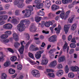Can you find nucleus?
<instances>
[{
  "label": "nucleus",
  "instance_id": "f257e3e1",
  "mask_svg": "<svg viewBox=\"0 0 79 79\" xmlns=\"http://www.w3.org/2000/svg\"><path fill=\"white\" fill-rule=\"evenodd\" d=\"M30 24V21L27 19L21 20L20 24L17 25V29L20 32H22L24 30L26 27H28Z\"/></svg>",
  "mask_w": 79,
  "mask_h": 79
},
{
  "label": "nucleus",
  "instance_id": "f03ea898",
  "mask_svg": "<svg viewBox=\"0 0 79 79\" xmlns=\"http://www.w3.org/2000/svg\"><path fill=\"white\" fill-rule=\"evenodd\" d=\"M27 7L29 9H26V11L25 10H23L22 11V13L23 14H24V13H25V12L26 13L25 14V17H29L31 15V11H33L34 9L33 7L31 6H28Z\"/></svg>",
  "mask_w": 79,
  "mask_h": 79
},
{
  "label": "nucleus",
  "instance_id": "7ed1b4c3",
  "mask_svg": "<svg viewBox=\"0 0 79 79\" xmlns=\"http://www.w3.org/2000/svg\"><path fill=\"white\" fill-rule=\"evenodd\" d=\"M5 33L6 35H2L1 36V38L2 39H7L8 38V35H11L12 32L10 31H6L5 32Z\"/></svg>",
  "mask_w": 79,
  "mask_h": 79
},
{
  "label": "nucleus",
  "instance_id": "20e7f679",
  "mask_svg": "<svg viewBox=\"0 0 79 79\" xmlns=\"http://www.w3.org/2000/svg\"><path fill=\"white\" fill-rule=\"evenodd\" d=\"M23 43H24V41H23L20 42V44L21 45V47L19 49V52L20 54H23L24 50V46L23 45Z\"/></svg>",
  "mask_w": 79,
  "mask_h": 79
},
{
  "label": "nucleus",
  "instance_id": "39448f33",
  "mask_svg": "<svg viewBox=\"0 0 79 79\" xmlns=\"http://www.w3.org/2000/svg\"><path fill=\"white\" fill-rule=\"evenodd\" d=\"M49 42L54 43L57 40V36L54 35L49 38Z\"/></svg>",
  "mask_w": 79,
  "mask_h": 79
},
{
  "label": "nucleus",
  "instance_id": "423d86ee",
  "mask_svg": "<svg viewBox=\"0 0 79 79\" xmlns=\"http://www.w3.org/2000/svg\"><path fill=\"white\" fill-rule=\"evenodd\" d=\"M42 58L43 59L42 60L41 64L43 65H46V64H47V63H48V60L45 58V55L43 56Z\"/></svg>",
  "mask_w": 79,
  "mask_h": 79
},
{
  "label": "nucleus",
  "instance_id": "0eeeda50",
  "mask_svg": "<svg viewBox=\"0 0 79 79\" xmlns=\"http://www.w3.org/2000/svg\"><path fill=\"white\" fill-rule=\"evenodd\" d=\"M35 3L37 4L36 6V7L38 9H40L42 8V4L39 3V0H35Z\"/></svg>",
  "mask_w": 79,
  "mask_h": 79
},
{
  "label": "nucleus",
  "instance_id": "6e6552de",
  "mask_svg": "<svg viewBox=\"0 0 79 79\" xmlns=\"http://www.w3.org/2000/svg\"><path fill=\"white\" fill-rule=\"evenodd\" d=\"M36 30H37L36 27L34 26L33 24H31L30 28V32H35L36 31Z\"/></svg>",
  "mask_w": 79,
  "mask_h": 79
},
{
  "label": "nucleus",
  "instance_id": "1a4fd4ad",
  "mask_svg": "<svg viewBox=\"0 0 79 79\" xmlns=\"http://www.w3.org/2000/svg\"><path fill=\"white\" fill-rule=\"evenodd\" d=\"M19 2H20L21 3L19 4L18 5H17V6L19 8H23L24 6H25V4L24 3H22V2H24V0H18Z\"/></svg>",
  "mask_w": 79,
  "mask_h": 79
},
{
  "label": "nucleus",
  "instance_id": "9d476101",
  "mask_svg": "<svg viewBox=\"0 0 79 79\" xmlns=\"http://www.w3.org/2000/svg\"><path fill=\"white\" fill-rule=\"evenodd\" d=\"M71 25L69 24L65 25L64 26V30L65 34H67L68 32L69 28L70 27Z\"/></svg>",
  "mask_w": 79,
  "mask_h": 79
},
{
  "label": "nucleus",
  "instance_id": "9b49d317",
  "mask_svg": "<svg viewBox=\"0 0 79 79\" xmlns=\"http://www.w3.org/2000/svg\"><path fill=\"white\" fill-rule=\"evenodd\" d=\"M68 46V43H66L64 44V46L63 47L62 49L63 50H65L67 48V52L68 53L69 52V47Z\"/></svg>",
  "mask_w": 79,
  "mask_h": 79
},
{
  "label": "nucleus",
  "instance_id": "f8f14e48",
  "mask_svg": "<svg viewBox=\"0 0 79 79\" xmlns=\"http://www.w3.org/2000/svg\"><path fill=\"white\" fill-rule=\"evenodd\" d=\"M44 5L45 6H47L48 8H49L51 5V2L49 0H46L45 2Z\"/></svg>",
  "mask_w": 79,
  "mask_h": 79
},
{
  "label": "nucleus",
  "instance_id": "ddd939ff",
  "mask_svg": "<svg viewBox=\"0 0 79 79\" xmlns=\"http://www.w3.org/2000/svg\"><path fill=\"white\" fill-rule=\"evenodd\" d=\"M57 64L56 61H54L51 63L49 66L51 68H54Z\"/></svg>",
  "mask_w": 79,
  "mask_h": 79
},
{
  "label": "nucleus",
  "instance_id": "4468645a",
  "mask_svg": "<svg viewBox=\"0 0 79 79\" xmlns=\"http://www.w3.org/2000/svg\"><path fill=\"white\" fill-rule=\"evenodd\" d=\"M8 19L7 15L0 16V21H2V20H6Z\"/></svg>",
  "mask_w": 79,
  "mask_h": 79
},
{
  "label": "nucleus",
  "instance_id": "2eb2a0df",
  "mask_svg": "<svg viewBox=\"0 0 79 79\" xmlns=\"http://www.w3.org/2000/svg\"><path fill=\"white\" fill-rule=\"evenodd\" d=\"M42 18L41 17H36L35 18V21L37 23H39L41 21Z\"/></svg>",
  "mask_w": 79,
  "mask_h": 79
},
{
  "label": "nucleus",
  "instance_id": "dca6fc26",
  "mask_svg": "<svg viewBox=\"0 0 79 79\" xmlns=\"http://www.w3.org/2000/svg\"><path fill=\"white\" fill-rule=\"evenodd\" d=\"M13 35L15 41H18V40H19V39H18V36L17 34L14 33L13 34Z\"/></svg>",
  "mask_w": 79,
  "mask_h": 79
},
{
  "label": "nucleus",
  "instance_id": "f3484780",
  "mask_svg": "<svg viewBox=\"0 0 79 79\" xmlns=\"http://www.w3.org/2000/svg\"><path fill=\"white\" fill-rule=\"evenodd\" d=\"M73 0H62V2L63 4H66L68 3H71Z\"/></svg>",
  "mask_w": 79,
  "mask_h": 79
},
{
  "label": "nucleus",
  "instance_id": "a211bd4d",
  "mask_svg": "<svg viewBox=\"0 0 79 79\" xmlns=\"http://www.w3.org/2000/svg\"><path fill=\"white\" fill-rule=\"evenodd\" d=\"M35 56L36 59H40L41 57V55L39 53V52H37L35 54Z\"/></svg>",
  "mask_w": 79,
  "mask_h": 79
},
{
  "label": "nucleus",
  "instance_id": "6ab92c4d",
  "mask_svg": "<svg viewBox=\"0 0 79 79\" xmlns=\"http://www.w3.org/2000/svg\"><path fill=\"white\" fill-rule=\"evenodd\" d=\"M65 15V14L64 13V12L63 11H61V14H60V17L63 19H64V16Z\"/></svg>",
  "mask_w": 79,
  "mask_h": 79
},
{
  "label": "nucleus",
  "instance_id": "aec40b11",
  "mask_svg": "<svg viewBox=\"0 0 79 79\" xmlns=\"http://www.w3.org/2000/svg\"><path fill=\"white\" fill-rule=\"evenodd\" d=\"M63 71L61 69H60L59 72L56 73V75L57 76L59 77L61 76V74H63Z\"/></svg>",
  "mask_w": 79,
  "mask_h": 79
},
{
  "label": "nucleus",
  "instance_id": "412c9836",
  "mask_svg": "<svg viewBox=\"0 0 79 79\" xmlns=\"http://www.w3.org/2000/svg\"><path fill=\"white\" fill-rule=\"evenodd\" d=\"M57 7H58V6L56 5H53L51 7V9L52 10H53V11H55V10H56L58 9Z\"/></svg>",
  "mask_w": 79,
  "mask_h": 79
},
{
  "label": "nucleus",
  "instance_id": "4be33fe9",
  "mask_svg": "<svg viewBox=\"0 0 79 79\" xmlns=\"http://www.w3.org/2000/svg\"><path fill=\"white\" fill-rule=\"evenodd\" d=\"M65 60V57L63 56L60 57L59 59L58 60L59 62H62L64 61Z\"/></svg>",
  "mask_w": 79,
  "mask_h": 79
},
{
  "label": "nucleus",
  "instance_id": "5701e85b",
  "mask_svg": "<svg viewBox=\"0 0 79 79\" xmlns=\"http://www.w3.org/2000/svg\"><path fill=\"white\" fill-rule=\"evenodd\" d=\"M37 14L39 16H44V15H45L44 12L40 10L39 12L37 13Z\"/></svg>",
  "mask_w": 79,
  "mask_h": 79
},
{
  "label": "nucleus",
  "instance_id": "b1692460",
  "mask_svg": "<svg viewBox=\"0 0 79 79\" xmlns=\"http://www.w3.org/2000/svg\"><path fill=\"white\" fill-rule=\"evenodd\" d=\"M20 46V43L18 42H15L14 43V46L16 48H17L19 47V46Z\"/></svg>",
  "mask_w": 79,
  "mask_h": 79
},
{
  "label": "nucleus",
  "instance_id": "393cba45",
  "mask_svg": "<svg viewBox=\"0 0 79 79\" xmlns=\"http://www.w3.org/2000/svg\"><path fill=\"white\" fill-rule=\"evenodd\" d=\"M68 76L70 78H74V74L73 73H70L68 74Z\"/></svg>",
  "mask_w": 79,
  "mask_h": 79
},
{
  "label": "nucleus",
  "instance_id": "a878e982",
  "mask_svg": "<svg viewBox=\"0 0 79 79\" xmlns=\"http://www.w3.org/2000/svg\"><path fill=\"white\" fill-rule=\"evenodd\" d=\"M70 12H71V11L69 10L66 12V13H65V18H64V20H66V19H67V18L68 17V16H69V14L70 13Z\"/></svg>",
  "mask_w": 79,
  "mask_h": 79
},
{
  "label": "nucleus",
  "instance_id": "bb28decb",
  "mask_svg": "<svg viewBox=\"0 0 79 79\" xmlns=\"http://www.w3.org/2000/svg\"><path fill=\"white\" fill-rule=\"evenodd\" d=\"M9 73L11 74H13L15 73V70L12 69H10L9 70Z\"/></svg>",
  "mask_w": 79,
  "mask_h": 79
},
{
  "label": "nucleus",
  "instance_id": "cd10ccee",
  "mask_svg": "<svg viewBox=\"0 0 79 79\" xmlns=\"http://www.w3.org/2000/svg\"><path fill=\"white\" fill-rule=\"evenodd\" d=\"M77 27V25H76V24L74 23L72 26L71 29L72 30H73V31H74V30H75V29H76Z\"/></svg>",
  "mask_w": 79,
  "mask_h": 79
},
{
  "label": "nucleus",
  "instance_id": "c85d7f7f",
  "mask_svg": "<svg viewBox=\"0 0 79 79\" xmlns=\"http://www.w3.org/2000/svg\"><path fill=\"white\" fill-rule=\"evenodd\" d=\"M12 20L11 21L12 23H14V24L18 23V21H17V20L14 18V17H12Z\"/></svg>",
  "mask_w": 79,
  "mask_h": 79
},
{
  "label": "nucleus",
  "instance_id": "c756f323",
  "mask_svg": "<svg viewBox=\"0 0 79 79\" xmlns=\"http://www.w3.org/2000/svg\"><path fill=\"white\" fill-rule=\"evenodd\" d=\"M16 60H17V57L16 56H13L10 58V60L12 61H15Z\"/></svg>",
  "mask_w": 79,
  "mask_h": 79
},
{
  "label": "nucleus",
  "instance_id": "7c9ffc66",
  "mask_svg": "<svg viewBox=\"0 0 79 79\" xmlns=\"http://www.w3.org/2000/svg\"><path fill=\"white\" fill-rule=\"evenodd\" d=\"M70 47H71V48H76V45L74 43H72L70 44Z\"/></svg>",
  "mask_w": 79,
  "mask_h": 79
},
{
  "label": "nucleus",
  "instance_id": "2f4dec72",
  "mask_svg": "<svg viewBox=\"0 0 79 79\" xmlns=\"http://www.w3.org/2000/svg\"><path fill=\"white\" fill-rule=\"evenodd\" d=\"M39 71L37 70H34L31 71V74L33 76H34Z\"/></svg>",
  "mask_w": 79,
  "mask_h": 79
},
{
  "label": "nucleus",
  "instance_id": "473e14b6",
  "mask_svg": "<svg viewBox=\"0 0 79 79\" xmlns=\"http://www.w3.org/2000/svg\"><path fill=\"white\" fill-rule=\"evenodd\" d=\"M7 76L5 73H3L2 74V75L1 76L2 79H5L6 78Z\"/></svg>",
  "mask_w": 79,
  "mask_h": 79
},
{
  "label": "nucleus",
  "instance_id": "72a5a7b5",
  "mask_svg": "<svg viewBox=\"0 0 79 79\" xmlns=\"http://www.w3.org/2000/svg\"><path fill=\"white\" fill-rule=\"evenodd\" d=\"M10 65V63L8 61H6V62L4 64V65L6 67H8V66H9Z\"/></svg>",
  "mask_w": 79,
  "mask_h": 79
},
{
  "label": "nucleus",
  "instance_id": "f704fd0d",
  "mask_svg": "<svg viewBox=\"0 0 79 79\" xmlns=\"http://www.w3.org/2000/svg\"><path fill=\"white\" fill-rule=\"evenodd\" d=\"M61 26H60V25H59L58 27V29L57 30L56 33H57V34H59V33H60V30H61Z\"/></svg>",
  "mask_w": 79,
  "mask_h": 79
},
{
  "label": "nucleus",
  "instance_id": "c9c22d12",
  "mask_svg": "<svg viewBox=\"0 0 79 79\" xmlns=\"http://www.w3.org/2000/svg\"><path fill=\"white\" fill-rule=\"evenodd\" d=\"M28 56L31 58H32V59H33V60H35V58H34V55L32 54V53H28Z\"/></svg>",
  "mask_w": 79,
  "mask_h": 79
},
{
  "label": "nucleus",
  "instance_id": "e433bc0d",
  "mask_svg": "<svg viewBox=\"0 0 79 79\" xmlns=\"http://www.w3.org/2000/svg\"><path fill=\"white\" fill-rule=\"evenodd\" d=\"M40 76V73H39V71H38L36 73L34 77H39Z\"/></svg>",
  "mask_w": 79,
  "mask_h": 79
},
{
  "label": "nucleus",
  "instance_id": "4c0bfd02",
  "mask_svg": "<svg viewBox=\"0 0 79 79\" xmlns=\"http://www.w3.org/2000/svg\"><path fill=\"white\" fill-rule=\"evenodd\" d=\"M12 25L10 23H7V29H11L12 28Z\"/></svg>",
  "mask_w": 79,
  "mask_h": 79
},
{
  "label": "nucleus",
  "instance_id": "58836bf2",
  "mask_svg": "<svg viewBox=\"0 0 79 79\" xmlns=\"http://www.w3.org/2000/svg\"><path fill=\"white\" fill-rule=\"evenodd\" d=\"M48 16L50 18H53L55 17V15L52 13H50L48 15Z\"/></svg>",
  "mask_w": 79,
  "mask_h": 79
},
{
  "label": "nucleus",
  "instance_id": "ea45409f",
  "mask_svg": "<svg viewBox=\"0 0 79 79\" xmlns=\"http://www.w3.org/2000/svg\"><path fill=\"white\" fill-rule=\"evenodd\" d=\"M17 69L18 70H21L23 68V66L21 64L18 65L17 67Z\"/></svg>",
  "mask_w": 79,
  "mask_h": 79
},
{
  "label": "nucleus",
  "instance_id": "a19ab883",
  "mask_svg": "<svg viewBox=\"0 0 79 79\" xmlns=\"http://www.w3.org/2000/svg\"><path fill=\"white\" fill-rule=\"evenodd\" d=\"M0 55H1V57H0V60H2L3 59V53L2 52H0Z\"/></svg>",
  "mask_w": 79,
  "mask_h": 79
},
{
  "label": "nucleus",
  "instance_id": "79ce46f5",
  "mask_svg": "<svg viewBox=\"0 0 79 79\" xmlns=\"http://www.w3.org/2000/svg\"><path fill=\"white\" fill-rule=\"evenodd\" d=\"M65 71L66 73H68V71H69V68H68V66L67 65L65 68Z\"/></svg>",
  "mask_w": 79,
  "mask_h": 79
},
{
  "label": "nucleus",
  "instance_id": "37998d69",
  "mask_svg": "<svg viewBox=\"0 0 79 79\" xmlns=\"http://www.w3.org/2000/svg\"><path fill=\"white\" fill-rule=\"evenodd\" d=\"M48 75L50 77H55V75L53 73H49Z\"/></svg>",
  "mask_w": 79,
  "mask_h": 79
},
{
  "label": "nucleus",
  "instance_id": "c03bdc74",
  "mask_svg": "<svg viewBox=\"0 0 79 79\" xmlns=\"http://www.w3.org/2000/svg\"><path fill=\"white\" fill-rule=\"evenodd\" d=\"M44 25L46 27H50V24H49L48 22H46L45 23Z\"/></svg>",
  "mask_w": 79,
  "mask_h": 79
},
{
  "label": "nucleus",
  "instance_id": "a18cd8bd",
  "mask_svg": "<svg viewBox=\"0 0 79 79\" xmlns=\"http://www.w3.org/2000/svg\"><path fill=\"white\" fill-rule=\"evenodd\" d=\"M7 50H8V51H9V52H10L12 53H14V51L13 50V49L11 48H8Z\"/></svg>",
  "mask_w": 79,
  "mask_h": 79
},
{
  "label": "nucleus",
  "instance_id": "49530a36",
  "mask_svg": "<svg viewBox=\"0 0 79 79\" xmlns=\"http://www.w3.org/2000/svg\"><path fill=\"white\" fill-rule=\"evenodd\" d=\"M57 68L58 69H61L63 68V66L61 64H58L57 65Z\"/></svg>",
  "mask_w": 79,
  "mask_h": 79
},
{
  "label": "nucleus",
  "instance_id": "de8ad7c7",
  "mask_svg": "<svg viewBox=\"0 0 79 79\" xmlns=\"http://www.w3.org/2000/svg\"><path fill=\"white\" fill-rule=\"evenodd\" d=\"M29 44H30V41L28 42L26 45L25 46V48L26 49L27 48H28V47H29Z\"/></svg>",
  "mask_w": 79,
  "mask_h": 79
},
{
  "label": "nucleus",
  "instance_id": "09e8293b",
  "mask_svg": "<svg viewBox=\"0 0 79 79\" xmlns=\"http://www.w3.org/2000/svg\"><path fill=\"white\" fill-rule=\"evenodd\" d=\"M74 50L73 49H70L69 52V54L71 55L72 54V53H74Z\"/></svg>",
  "mask_w": 79,
  "mask_h": 79
},
{
  "label": "nucleus",
  "instance_id": "8fccbe9b",
  "mask_svg": "<svg viewBox=\"0 0 79 79\" xmlns=\"http://www.w3.org/2000/svg\"><path fill=\"white\" fill-rule=\"evenodd\" d=\"M77 66H75L72 67L71 69V70L73 71H75V70L76 69H77Z\"/></svg>",
  "mask_w": 79,
  "mask_h": 79
},
{
  "label": "nucleus",
  "instance_id": "3c124183",
  "mask_svg": "<svg viewBox=\"0 0 79 79\" xmlns=\"http://www.w3.org/2000/svg\"><path fill=\"white\" fill-rule=\"evenodd\" d=\"M31 63V64L32 65H34L35 64H37V63L35 62V61L31 60L30 61Z\"/></svg>",
  "mask_w": 79,
  "mask_h": 79
},
{
  "label": "nucleus",
  "instance_id": "603ef678",
  "mask_svg": "<svg viewBox=\"0 0 79 79\" xmlns=\"http://www.w3.org/2000/svg\"><path fill=\"white\" fill-rule=\"evenodd\" d=\"M26 35H27L26 37L27 39L29 40L30 39V36H29V35L27 33L26 34Z\"/></svg>",
  "mask_w": 79,
  "mask_h": 79
},
{
  "label": "nucleus",
  "instance_id": "864d4df0",
  "mask_svg": "<svg viewBox=\"0 0 79 79\" xmlns=\"http://www.w3.org/2000/svg\"><path fill=\"white\" fill-rule=\"evenodd\" d=\"M19 3V1H18V0H17L14 1V4L15 5H17Z\"/></svg>",
  "mask_w": 79,
  "mask_h": 79
},
{
  "label": "nucleus",
  "instance_id": "5fc2aeb1",
  "mask_svg": "<svg viewBox=\"0 0 79 79\" xmlns=\"http://www.w3.org/2000/svg\"><path fill=\"white\" fill-rule=\"evenodd\" d=\"M15 15L18 16V15H19V10H16L15 12Z\"/></svg>",
  "mask_w": 79,
  "mask_h": 79
},
{
  "label": "nucleus",
  "instance_id": "6e6d98bb",
  "mask_svg": "<svg viewBox=\"0 0 79 79\" xmlns=\"http://www.w3.org/2000/svg\"><path fill=\"white\" fill-rule=\"evenodd\" d=\"M56 51V49H51L49 52V53H52L53 52H55Z\"/></svg>",
  "mask_w": 79,
  "mask_h": 79
},
{
  "label": "nucleus",
  "instance_id": "4d7b16f0",
  "mask_svg": "<svg viewBox=\"0 0 79 79\" xmlns=\"http://www.w3.org/2000/svg\"><path fill=\"white\" fill-rule=\"evenodd\" d=\"M47 72V73H50V72H54L53 70V69H47L46 70Z\"/></svg>",
  "mask_w": 79,
  "mask_h": 79
},
{
  "label": "nucleus",
  "instance_id": "13d9d810",
  "mask_svg": "<svg viewBox=\"0 0 79 79\" xmlns=\"http://www.w3.org/2000/svg\"><path fill=\"white\" fill-rule=\"evenodd\" d=\"M35 48V46L33 45H31L30 46V48L31 50H32L33 51V50Z\"/></svg>",
  "mask_w": 79,
  "mask_h": 79
},
{
  "label": "nucleus",
  "instance_id": "bf43d9fd",
  "mask_svg": "<svg viewBox=\"0 0 79 79\" xmlns=\"http://www.w3.org/2000/svg\"><path fill=\"white\" fill-rule=\"evenodd\" d=\"M71 42H73V43H76V41L75 38H73L71 40Z\"/></svg>",
  "mask_w": 79,
  "mask_h": 79
},
{
  "label": "nucleus",
  "instance_id": "052dcab7",
  "mask_svg": "<svg viewBox=\"0 0 79 79\" xmlns=\"http://www.w3.org/2000/svg\"><path fill=\"white\" fill-rule=\"evenodd\" d=\"M42 32L44 34H49V31H44V30H43L42 31Z\"/></svg>",
  "mask_w": 79,
  "mask_h": 79
},
{
  "label": "nucleus",
  "instance_id": "680f3d73",
  "mask_svg": "<svg viewBox=\"0 0 79 79\" xmlns=\"http://www.w3.org/2000/svg\"><path fill=\"white\" fill-rule=\"evenodd\" d=\"M79 3V1H74L73 3V5H76V4H77Z\"/></svg>",
  "mask_w": 79,
  "mask_h": 79
},
{
  "label": "nucleus",
  "instance_id": "e2e57ef3",
  "mask_svg": "<svg viewBox=\"0 0 79 79\" xmlns=\"http://www.w3.org/2000/svg\"><path fill=\"white\" fill-rule=\"evenodd\" d=\"M61 1H57L56 2V3L57 4V5H60L61 4Z\"/></svg>",
  "mask_w": 79,
  "mask_h": 79
},
{
  "label": "nucleus",
  "instance_id": "0e129e2a",
  "mask_svg": "<svg viewBox=\"0 0 79 79\" xmlns=\"http://www.w3.org/2000/svg\"><path fill=\"white\" fill-rule=\"evenodd\" d=\"M72 35H69L68 37V40H69V41H70V40L72 39Z\"/></svg>",
  "mask_w": 79,
  "mask_h": 79
},
{
  "label": "nucleus",
  "instance_id": "69168bd1",
  "mask_svg": "<svg viewBox=\"0 0 79 79\" xmlns=\"http://www.w3.org/2000/svg\"><path fill=\"white\" fill-rule=\"evenodd\" d=\"M3 27L4 29H8V23H7V24H5L3 26Z\"/></svg>",
  "mask_w": 79,
  "mask_h": 79
},
{
  "label": "nucleus",
  "instance_id": "338daca9",
  "mask_svg": "<svg viewBox=\"0 0 79 79\" xmlns=\"http://www.w3.org/2000/svg\"><path fill=\"white\" fill-rule=\"evenodd\" d=\"M5 23V22L4 21H2L1 22V21H0V26H2V25H3Z\"/></svg>",
  "mask_w": 79,
  "mask_h": 79
},
{
  "label": "nucleus",
  "instance_id": "774afa93",
  "mask_svg": "<svg viewBox=\"0 0 79 79\" xmlns=\"http://www.w3.org/2000/svg\"><path fill=\"white\" fill-rule=\"evenodd\" d=\"M39 50V48H38V47H36L34 48V49H33V51L35 52V51H37V50Z\"/></svg>",
  "mask_w": 79,
  "mask_h": 79
}]
</instances>
